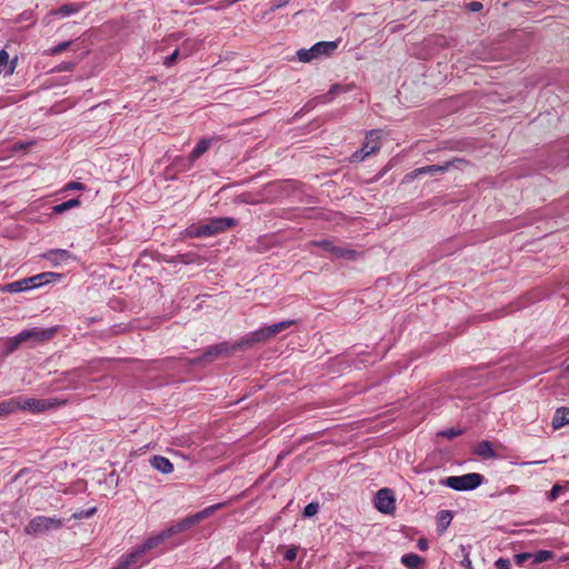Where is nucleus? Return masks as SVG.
Returning <instances> with one entry per match:
<instances>
[{
	"label": "nucleus",
	"mask_w": 569,
	"mask_h": 569,
	"mask_svg": "<svg viewBox=\"0 0 569 569\" xmlns=\"http://www.w3.org/2000/svg\"><path fill=\"white\" fill-rule=\"evenodd\" d=\"M24 282L22 280L10 282L3 286L2 291L6 292H21L26 291Z\"/></svg>",
	"instance_id": "obj_29"
},
{
	"label": "nucleus",
	"mask_w": 569,
	"mask_h": 569,
	"mask_svg": "<svg viewBox=\"0 0 569 569\" xmlns=\"http://www.w3.org/2000/svg\"><path fill=\"white\" fill-rule=\"evenodd\" d=\"M56 333H57L56 327H51L48 329L31 328V329L21 331L20 338H22L23 342H27L29 340L46 341V340H50Z\"/></svg>",
	"instance_id": "obj_12"
},
{
	"label": "nucleus",
	"mask_w": 569,
	"mask_h": 569,
	"mask_svg": "<svg viewBox=\"0 0 569 569\" xmlns=\"http://www.w3.org/2000/svg\"><path fill=\"white\" fill-rule=\"evenodd\" d=\"M495 566L497 569H510L511 562L509 559L499 558L496 560Z\"/></svg>",
	"instance_id": "obj_38"
},
{
	"label": "nucleus",
	"mask_w": 569,
	"mask_h": 569,
	"mask_svg": "<svg viewBox=\"0 0 569 569\" xmlns=\"http://www.w3.org/2000/svg\"><path fill=\"white\" fill-rule=\"evenodd\" d=\"M466 567H468V568L471 567V561L470 560H467Z\"/></svg>",
	"instance_id": "obj_47"
},
{
	"label": "nucleus",
	"mask_w": 569,
	"mask_h": 569,
	"mask_svg": "<svg viewBox=\"0 0 569 569\" xmlns=\"http://www.w3.org/2000/svg\"><path fill=\"white\" fill-rule=\"evenodd\" d=\"M119 568V565L117 567H114L113 569H118Z\"/></svg>",
	"instance_id": "obj_49"
},
{
	"label": "nucleus",
	"mask_w": 569,
	"mask_h": 569,
	"mask_svg": "<svg viewBox=\"0 0 569 569\" xmlns=\"http://www.w3.org/2000/svg\"><path fill=\"white\" fill-rule=\"evenodd\" d=\"M200 42L197 40H186L182 46L181 50L186 57L190 56L194 51L199 49Z\"/></svg>",
	"instance_id": "obj_28"
},
{
	"label": "nucleus",
	"mask_w": 569,
	"mask_h": 569,
	"mask_svg": "<svg viewBox=\"0 0 569 569\" xmlns=\"http://www.w3.org/2000/svg\"><path fill=\"white\" fill-rule=\"evenodd\" d=\"M226 506H227V502L217 503V505L207 507L206 509H203L194 515L188 516L184 519H182L181 521L169 527L167 529V535H170V537H171L172 535L183 532V531L190 529L196 523H198V522L204 520L206 518L210 517L211 515H213L214 511H217Z\"/></svg>",
	"instance_id": "obj_3"
},
{
	"label": "nucleus",
	"mask_w": 569,
	"mask_h": 569,
	"mask_svg": "<svg viewBox=\"0 0 569 569\" xmlns=\"http://www.w3.org/2000/svg\"><path fill=\"white\" fill-rule=\"evenodd\" d=\"M418 548L422 551L428 549V541L425 538L418 540Z\"/></svg>",
	"instance_id": "obj_43"
},
{
	"label": "nucleus",
	"mask_w": 569,
	"mask_h": 569,
	"mask_svg": "<svg viewBox=\"0 0 569 569\" xmlns=\"http://www.w3.org/2000/svg\"><path fill=\"white\" fill-rule=\"evenodd\" d=\"M553 557V553L549 550H540L531 553V560L533 563L545 562Z\"/></svg>",
	"instance_id": "obj_27"
},
{
	"label": "nucleus",
	"mask_w": 569,
	"mask_h": 569,
	"mask_svg": "<svg viewBox=\"0 0 569 569\" xmlns=\"http://www.w3.org/2000/svg\"><path fill=\"white\" fill-rule=\"evenodd\" d=\"M34 142L33 141H30V142H17L12 146L11 150L13 152H18V151H24L27 150L29 147L33 146Z\"/></svg>",
	"instance_id": "obj_35"
},
{
	"label": "nucleus",
	"mask_w": 569,
	"mask_h": 569,
	"mask_svg": "<svg viewBox=\"0 0 569 569\" xmlns=\"http://www.w3.org/2000/svg\"><path fill=\"white\" fill-rule=\"evenodd\" d=\"M461 159H453L452 161H447L443 164H431L415 169L412 172L406 174L405 181L413 180L415 178L422 174H437L446 172L450 167L456 166V163H462Z\"/></svg>",
	"instance_id": "obj_10"
},
{
	"label": "nucleus",
	"mask_w": 569,
	"mask_h": 569,
	"mask_svg": "<svg viewBox=\"0 0 569 569\" xmlns=\"http://www.w3.org/2000/svg\"><path fill=\"white\" fill-rule=\"evenodd\" d=\"M376 508L383 512L390 513L395 509V496L388 488L380 489L376 495Z\"/></svg>",
	"instance_id": "obj_13"
},
{
	"label": "nucleus",
	"mask_w": 569,
	"mask_h": 569,
	"mask_svg": "<svg viewBox=\"0 0 569 569\" xmlns=\"http://www.w3.org/2000/svg\"><path fill=\"white\" fill-rule=\"evenodd\" d=\"M71 44V41H64V42H61L59 43L58 46L53 47L50 52L51 54H59L61 53L62 51H64L66 49L69 48V46Z\"/></svg>",
	"instance_id": "obj_36"
},
{
	"label": "nucleus",
	"mask_w": 569,
	"mask_h": 569,
	"mask_svg": "<svg viewBox=\"0 0 569 569\" xmlns=\"http://www.w3.org/2000/svg\"><path fill=\"white\" fill-rule=\"evenodd\" d=\"M381 148V131L371 130L367 132L366 140L362 147L352 153L351 160L355 162H361L367 157L378 152Z\"/></svg>",
	"instance_id": "obj_7"
},
{
	"label": "nucleus",
	"mask_w": 569,
	"mask_h": 569,
	"mask_svg": "<svg viewBox=\"0 0 569 569\" xmlns=\"http://www.w3.org/2000/svg\"><path fill=\"white\" fill-rule=\"evenodd\" d=\"M14 411H17V403L13 398L0 403V417H6Z\"/></svg>",
	"instance_id": "obj_24"
},
{
	"label": "nucleus",
	"mask_w": 569,
	"mask_h": 569,
	"mask_svg": "<svg viewBox=\"0 0 569 569\" xmlns=\"http://www.w3.org/2000/svg\"><path fill=\"white\" fill-rule=\"evenodd\" d=\"M179 54H180V50L179 49L174 50L170 56H168L164 59V62H163L164 66H167V67L172 66L176 62V60L179 57Z\"/></svg>",
	"instance_id": "obj_39"
},
{
	"label": "nucleus",
	"mask_w": 569,
	"mask_h": 569,
	"mask_svg": "<svg viewBox=\"0 0 569 569\" xmlns=\"http://www.w3.org/2000/svg\"><path fill=\"white\" fill-rule=\"evenodd\" d=\"M475 452L485 458V459H490V458H495L496 457V452L495 450L492 449V446H491V442L488 441V440H482L480 441L476 449H475Z\"/></svg>",
	"instance_id": "obj_18"
},
{
	"label": "nucleus",
	"mask_w": 569,
	"mask_h": 569,
	"mask_svg": "<svg viewBox=\"0 0 569 569\" xmlns=\"http://www.w3.org/2000/svg\"><path fill=\"white\" fill-rule=\"evenodd\" d=\"M96 512H97V508H96V507H92V508H90V509H88V510H86V511H84V510H81V511H79V512H74V513L72 515V518H74V519L90 518V517H92Z\"/></svg>",
	"instance_id": "obj_33"
},
{
	"label": "nucleus",
	"mask_w": 569,
	"mask_h": 569,
	"mask_svg": "<svg viewBox=\"0 0 569 569\" xmlns=\"http://www.w3.org/2000/svg\"><path fill=\"white\" fill-rule=\"evenodd\" d=\"M452 520V515L448 510L440 511L438 513V526L440 530H446Z\"/></svg>",
	"instance_id": "obj_25"
},
{
	"label": "nucleus",
	"mask_w": 569,
	"mask_h": 569,
	"mask_svg": "<svg viewBox=\"0 0 569 569\" xmlns=\"http://www.w3.org/2000/svg\"><path fill=\"white\" fill-rule=\"evenodd\" d=\"M461 433H462L461 429L449 428V429L438 432V436L448 438V439H453V438L460 436Z\"/></svg>",
	"instance_id": "obj_32"
},
{
	"label": "nucleus",
	"mask_w": 569,
	"mask_h": 569,
	"mask_svg": "<svg viewBox=\"0 0 569 569\" xmlns=\"http://www.w3.org/2000/svg\"><path fill=\"white\" fill-rule=\"evenodd\" d=\"M150 465L164 475L170 473L173 470V465L170 460L162 456H153L150 459Z\"/></svg>",
	"instance_id": "obj_16"
},
{
	"label": "nucleus",
	"mask_w": 569,
	"mask_h": 569,
	"mask_svg": "<svg viewBox=\"0 0 569 569\" xmlns=\"http://www.w3.org/2000/svg\"><path fill=\"white\" fill-rule=\"evenodd\" d=\"M238 221L233 218L221 217L212 218L199 226H191L187 229V236L191 238H202L213 236L236 227Z\"/></svg>",
	"instance_id": "obj_2"
},
{
	"label": "nucleus",
	"mask_w": 569,
	"mask_h": 569,
	"mask_svg": "<svg viewBox=\"0 0 569 569\" xmlns=\"http://www.w3.org/2000/svg\"><path fill=\"white\" fill-rule=\"evenodd\" d=\"M529 559H531L530 552H522L515 556V562L518 566H523V563Z\"/></svg>",
	"instance_id": "obj_34"
},
{
	"label": "nucleus",
	"mask_w": 569,
	"mask_h": 569,
	"mask_svg": "<svg viewBox=\"0 0 569 569\" xmlns=\"http://www.w3.org/2000/svg\"><path fill=\"white\" fill-rule=\"evenodd\" d=\"M53 277L60 278V274L54 273V272H43V273L33 276L30 278L22 279V281L24 282V287H27V290H28L31 288L39 287L46 282H49V278H53Z\"/></svg>",
	"instance_id": "obj_14"
},
{
	"label": "nucleus",
	"mask_w": 569,
	"mask_h": 569,
	"mask_svg": "<svg viewBox=\"0 0 569 569\" xmlns=\"http://www.w3.org/2000/svg\"><path fill=\"white\" fill-rule=\"evenodd\" d=\"M401 563L409 569H420L423 559L416 553H406L401 557Z\"/></svg>",
	"instance_id": "obj_19"
},
{
	"label": "nucleus",
	"mask_w": 569,
	"mask_h": 569,
	"mask_svg": "<svg viewBox=\"0 0 569 569\" xmlns=\"http://www.w3.org/2000/svg\"><path fill=\"white\" fill-rule=\"evenodd\" d=\"M14 402L17 403V410H29L31 412H42L46 410H49L51 408H54L56 406L60 405L61 402H53L49 399H33V398H21L17 397L13 398Z\"/></svg>",
	"instance_id": "obj_9"
},
{
	"label": "nucleus",
	"mask_w": 569,
	"mask_h": 569,
	"mask_svg": "<svg viewBox=\"0 0 569 569\" xmlns=\"http://www.w3.org/2000/svg\"><path fill=\"white\" fill-rule=\"evenodd\" d=\"M467 8L472 12H478L482 9V3L479 1H472L467 4Z\"/></svg>",
	"instance_id": "obj_40"
},
{
	"label": "nucleus",
	"mask_w": 569,
	"mask_h": 569,
	"mask_svg": "<svg viewBox=\"0 0 569 569\" xmlns=\"http://www.w3.org/2000/svg\"><path fill=\"white\" fill-rule=\"evenodd\" d=\"M566 369H567V371H569V365L567 366V368H566Z\"/></svg>",
	"instance_id": "obj_48"
},
{
	"label": "nucleus",
	"mask_w": 569,
	"mask_h": 569,
	"mask_svg": "<svg viewBox=\"0 0 569 569\" xmlns=\"http://www.w3.org/2000/svg\"><path fill=\"white\" fill-rule=\"evenodd\" d=\"M17 64V58L12 61H9V53L2 49L0 51V73H4L6 76H10L13 73Z\"/></svg>",
	"instance_id": "obj_17"
},
{
	"label": "nucleus",
	"mask_w": 569,
	"mask_h": 569,
	"mask_svg": "<svg viewBox=\"0 0 569 569\" xmlns=\"http://www.w3.org/2000/svg\"><path fill=\"white\" fill-rule=\"evenodd\" d=\"M561 491H562V487H561V486H559V485H555V486L551 488V490L549 491V493H548V499H549L550 501H555V500L559 497V495H560V492H561Z\"/></svg>",
	"instance_id": "obj_37"
},
{
	"label": "nucleus",
	"mask_w": 569,
	"mask_h": 569,
	"mask_svg": "<svg viewBox=\"0 0 569 569\" xmlns=\"http://www.w3.org/2000/svg\"><path fill=\"white\" fill-rule=\"evenodd\" d=\"M298 549L296 547L287 548V561H292L297 558Z\"/></svg>",
	"instance_id": "obj_41"
},
{
	"label": "nucleus",
	"mask_w": 569,
	"mask_h": 569,
	"mask_svg": "<svg viewBox=\"0 0 569 569\" xmlns=\"http://www.w3.org/2000/svg\"><path fill=\"white\" fill-rule=\"evenodd\" d=\"M238 1H239V0H224V1H222L221 3H222L223 6H231V4H233V3L238 2Z\"/></svg>",
	"instance_id": "obj_45"
},
{
	"label": "nucleus",
	"mask_w": 569,
	"mask_h": 569,
	"mask_svg": "<svg viewBox=\"0 0 569 569\" xmlns=\"http://www.w3.org/2000/svg\"><path fill=\"white\" fill-rule=\"evenodd\" d=\"M210 147V140L201 139L191 151L189 159L191 162L200 158Z\"/></svg>",
	"instance_id": "obj_20"
},
{
	"label": "nucleus",
	"mask_w": 569,
	"mask_h": 569,
	"mask_svg": "<svg viewBox=\"0 0 569 569\" xmlns=\"http://www.w3.org/2000/svg\"><path fill=\"white\" fill-rule=\"evenodd\" d=\"M341 91H345V89L340 84H333L330 90L323 97H321V101L323 103L330 102L335 94Z\"/></svg>",
	"instance_id": "obj_30"
},
{
	"label": "nucleus",
	"mask_w": 569,
	"mask_h": 569,
	"mask_svg": "<svg viewBox=\"0 0 569 569\" xmlns=\"http://www.w3.org/2000/svg\"><path fill=\"white\" fill-rule=\"evenodd\" d=\"M82 6L79 3H66L61 6L60 8L51 11L52 14H59V16H70L73 13H77L81 10Z\"/></svg>",
	"instance_id": "obj_21"
},
{
	"label": "nucleus",
	"mask_w": 569,
	"mask_h": 569,
	"mask_svg": "<svg viewBox=\"0 0 569 569\" xmlns=\"http://www.w3.org/2000/svg\"><path fill=\"white\" fill-rule=\"evenodd\" d=\"M566 425H569V408H558L552 417L551 426L553 429H559Z\"/></svg>",
	"instance_id": "obj_15"
},
{
	"label": "nucleus",
	"mask_w": 569,
	"mask_h": 569,
	"mask_svg": "<svg viewBox=\"0 0 569 569\" xmlns=\"http://www.w3.org/2000/svg\"><path fill=\"white\" fill-rule=\"evenodd\" d=\"M62 525L61 519L39 516L29 521L24 528V532L27 535L43 533L49 530L60 529Z\"/></svg>",
	"instance_id": "obj_8"
},
{
	"label": "nucleus",
	"mask_w": 569,
	"mask_h": 569,
	"mask_svg": "<svg viewBox=\"0 0 569 569\" xmlns=\"http://www.w3.org/2000/svg\"><path fill=\"white\" fill-rule=\"evenodd\" d=\"M21 343H23V340H22V338H20V333L14 337L9 338L6 341V353L13 352L14 350H17L20 347Z\"/></svg>",
	"instance_id": "obj_26"
},
{
	"label": "nucleus",
	"mask_w": 569,
	"mask_h": 569,
	"mask_svg": "<svg viewBox=\"0 0 569 569\" xmlns=\"http://www.w3.org/2000/svg\"><path fill=\"white\" fill-rule=\"evenodd\" d=\"M44 257L57 263L58 261L68 260L71 258V254L68 250L64 249H53L46 253Z\"/></svg>",
	"instance_id": "obj_22"
},
{
	"label": "nucleus",
	"mask_w": 569,
	"mask_h": 569,
	"mask_svg": "<svg viewBox=\"0 0 569 569\" xmlns=\"http://www.w3.org/2000/svg\"><path fill=\"white\" fill-rule=\"evenodd\" d=\"M72 66H73V63L64 64V66L61 68V70H69Z\"/></svg>",
	"instance_id": "obj_46"
},
{
	"label": "nucleus",
	"mask_w": 569,
	"mask_h": 569,
	"mask_svg": "<svg viewBox=\"0 0 569 569\" xmlns=\"http://www.w3.org/2000/svg\"><path fill=\"white\" fill-rule=\"evenodd\" d=\"M284 329V321H280L267 328H261L249 336L242 338L236 343L221 342L210 346L201 357L191 360L192 365H199L202 361H212L214 359L228 358L236 350H244L251 348L253 343L267 340L276 336Z\"/></svg>",
	"instance_id": "obj_1"
},
{
	"label": "nucleus",
	"mask_w": 569,
	"mask_h": 569,
	"mask_svg": "<svg viewBox=\"0 0 569 569\" xmlns=\"http://www.w3.org/2000/svg\"><path fill=\"white\" fill-rule=\"evenodd\" d=\"M319 511V503L318 502H310L305 507L303 510V517L310 518L317 515Z\"/></svg>",
	"instance_id": "obj_31"
},
{
	"label": "nucleus",
	"mask_w": 569,
	"mask_h": 569,
	"mask_svg": "<svg viewBox=\"0 0 569 569\" xmlns=\"http://www.w3.org/2000/svg\"><path fill=\"white\" fill-rule=\"evenodd\" d=\"M339 41H320L309 49L297 51V58L300 62H310L320 57H330L337 50Z\"/></svg>",
	"instance_id": "obj_4"
},
{
	"label": "nucleus",
	"mask_w": 569,
	"mask_h": 569,
	"mask_svg": "<svg viewBox=\"0 0 569 569\" xmlns=\"http://www.w3.org/2000/svg\"><path fill=\"white\" fill-rule=\"evenodd\" d=\"M317 247L329 252L332 258L337 259H355L356 251L342 247L335 246L330 240H322L315 242Z\"/></svg>",
	"instance_id": "obj_11"
},
{
	"label": "nucleus",
	"mask_w": 569,
	"mask_h": 569,
	"mask_svg": "<svg viewBox=\"0 0 569 569\" xmlns=\"http://www.w3.org/2000/svg\"><path fill=\"white\" fill-rule=\"evenodd\" d=\"M81 204L80 200L78 198L70 199L68 201H64L60 204H57L52 208V211L54 213H63L72 208H77Z\"/></svg>",
	"instance_id": "obj_23"
},
{
	"label": "nucleus",
	"mask_w": 569,
	"mask_h": 569,
	"mask_svg": "<svg viewBox=\"0 0 569 569\" xmlns=\"http://www.w3.org/2000/svg\"><path fill=\"white\" fill-rule=\"evenodd\" d=\"M67 190H82L84 186L80 182L71 181L66 186Z\"/></svg>",
	"instance_id": "obj_42"
},
{
	"label": "nucleus",
	"mask_w": 569,
	"mask_h": 569,
	"mask_svg": "<svg viewBox=\"0 0 569 569\" xmlns=\"http://www.w3.org/2000/svg\"><path fill=\"white\" fill-rule=\"evenodd\" d=\"M170 535H167V529L161 533L149 538L141 546H139L136 550L127 555V557L119 563L118 569H127L130 565L137 563L141 556L157 546H159L163 540L168 539Z\"/></svg>",
	"instance_id": "obj_6"
},
{
	"label": "nucleus",
	"mask_w": 569,
	"mask_h": 569,
	"mask_svg": "<svg viewBox=\"0 0 569 569\" xmlns=\"http://www.w3.org/2000/svg\"><path fill=\"white\" fill-rule=\"evenodd\" d=\"M483 482V476L471 472L462 476H450L441 481L442 485L456 490L468 491L478 488Z\"/></svg>",
	"instance_id": "obj_5"
},
{
	"label": "nucleus",
	"mask_w": 569,
	"mask_h": 569,
	"mask_svg": "<svg viewBox=\"0 0 569 569\" xmlns=\"http://www.w3.org/2000/svg\"><path fill=\"white\" fill-rule=\"evenodd\" d=\"M518 487L517 486H509L505 489V492L506 493H509V495H512V493H516L518 492Z\"/></svg>",
	"instance_id": "obj_44"
}]
</instances>
